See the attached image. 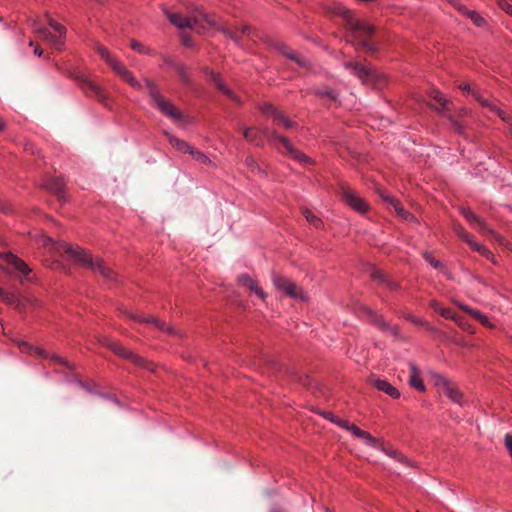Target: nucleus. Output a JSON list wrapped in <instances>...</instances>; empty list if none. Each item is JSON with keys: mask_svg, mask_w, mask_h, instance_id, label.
<instances>
[{"mask_svg": "<svg viewBox=\"0 0 512 512\" xmlns=\"http://www.w3.org/2000/svg\"><path fill=\"white\" fill-rule=\"evenodd\" d=\"M43 246L51 247L54 250H61L71 257L75 262L82 264L96 273H99L107 280H114L113 271L107 267L99 258L94 259L90 253L85 251L79 246H74L68 243H55L52 238L44 237L42 241Z\"/></svg>", "mask_w": 512, "mask_h": 512, "instance_id": "obj_1", "label": "nucleus"}, {"mask_svg": "<svg viewBox=\"0 0 512 512\" xmlns=\"http://www.w3.org/2000/svg\"><path fill=\"white\" fill-rule=\"evenodd\" d=\"M244 138L255 144L256 146H262L264 144V139L268 138L272 145L276 148V143L282 144L285 152L287 155L292 158L293 160L299 162L303 165H310L312 164V159L305 155L302 151L297 149L291 141L284 137L279 135L276 131H269L267 129H256V128H246L243 131Z\"/></svg>", "mask_w": 512, "mask_h": 512, "instance_id": "obj_2", "label": "nucleus"}, {"mask_svg": "<svg viewBox=\"0 0 512 512\" xmlns=\"http://www.w3.org/2000/svg\"><path fill=\"white\" fill-rule=\"evenodd\" d=\"M342 15L346 19L352 31V37L356 45L361 46L367 52H374L376 48L368 39L375 31L374 27L369 23L355 17L354 13L347 9H342Z\"/></svg>", "mask_w": 512, "mask_h": 512, "instance_id": "obj_3", "label": "nucleus"}, {"mask_svg": "<svg viewBox=\"0 0 512 512\" xmlns=\"http://www.w3.org/2000/svg\"><path fill=\"white\" fill-rule=\"evenodd\" d=\"M147 93L151 99V104L164 116L170 118L174 123L179 124L183 121L182 112L159 91L158 87L149 79H145Z\"/></svg>", "mask_w": 512, "mask_h": 512, "instance_id": "obj_4", "label": "nucleus"}, {"mask_svg": "<svg viewBox=\"0 0 512 512\" xmlns=\"http://www.w3.org/2000/svg\"><path fill=\"white\" fill-rule=\"evenodd\" d=\"M100 57L111 67L123 81L136 90L142 89V84L134 77L133 73L128 70L106 47L96 43L94 46Z\"/></svg>", "mask_w": 512, "mask_h": 512, "instance_id": "obj_5", "label": "nucleus"}, {"mask_svg": "<svg viewBox=\"0 0 512 512\" xmlns=\"http://www.w3.org/2000/svg\"><path fill=\"white\" fill-rule=\"evenodd\" d=\"M164 14L167 16L171 24H173L179 30V36L182 45L186 47L192 46L191 31H192V20L189 17H184L179 13H172L166 8H163Z\"/></svg>", "mask_w": 512, "mask_h": 512, "instance_id": "obj_6", "label": "nucleus"}, {"mask_svg": "<svg viewBox=\"0 0 512 512\" xmlns=\"http://www.w3.org/2000/svg\"><path fill=\"white\" fill-rule=\"evenodd\" d=\"M49 26L53 30L47 28L39 30V38L49 43L53 48L60 50L65 43L66 28L54 20L49 21Z\"/></svg>", "mask_w": 512, "mask_h": 512, "instance_id": "obj_7", "label": "nucleus"}, {"mask_svg": "<svg viewBox=\"0 0 512 512\" xmlns=\"http://www.w3.org/2000/svg\"><path fill=\"white\" fill-rule=\"evenodd\" d=\"M273 284L277 290L285 293L287 296L294 299L304 300L305 293L293 281L288 278L274 275L272 278Z\"/></svg>", "mask_w": 512, "mask_h": 512, "instance_id": "obj_8", "label": "nucleus"}, {"mask_svg": "<svg viewBox=\"0 0 512 512\" xmlns=\"http://www.w3.org/2000/svg\"><path fill=\"white\" fill-rule=\"evenodd\" d=\"M121 315H123L124 317H126L130 320H133L137 323H140V324L152 325L153 327H155L156 329H158L161 332L168 333V334H176V331L172 327H170L166 323L160 321L158 318L143 317L137 313H134V312H131L128 310L121 311Z\"/></svg>", "mask_w": 512, "mask_h": 512, "instance_id": "obj_9", "label": "nucleus"}, {"mask_svg": "<svg viewBox=\"0 0 512 512\" xmlns=\"http://www.w3.org/2000/svg\"><path fill=\"white\" fill-rule=\"evenodd\" d=\"M194 33H206L210 31L214 25V18L206 13L203 9L194 7Z\"/></svg>", "mask_w": 512, "mask_h": 512, "instance_id": "obj_10", "label": "nucleus"}, {"mask_svg": "<svg viewBox=\"0 0 512 512\" xmlns=\"http://www.w3.org/2000/svg\"><path fill=\"white\" fill-rule=\"evenodd\" d=\"M103 344L106 345L115 354L119 355L120 357L130 360L131 362L135 363L136 365H138V366L145 365V360L142 357H140L139 355L135 354L134 352L126 349L121 344L112 342L108 339H105L103 341Z\"/></svg>", "mask_w": 512, "mask_h": 512, "instance_id": "obj_11", "label": "nucleus"}, {"mask_svg": "<svg viewBox=\"0 0 512 512\" xmlns=\"http://www.w3.org/2000/svg\"><path fill=\"white\" fill-rule=\"evenodd\" d=\"M261 111L271 117L275 124L282 126L285 129H291L295 126V124L287 118L283 113L278 111L274 106L271 104H264L261 106Z\"/></svg>", "mask_w": 512, "mask_h": 512, "instance_id": "obj_12", "label": "nucleus"}, {"mask_svg": "<svg viewBox=\"0 0 512 512\" xmlns=\"http://www.w3.org/2000/svg\"><path fill=\"white\" fill-rule=\"evenodd\" d=\"M459 88L463 91L472 93L473 97L477 101H479V103L482 106L489 108L492 112L497 114L503 121H507V122L509 121V118L504 111H502L499 107H497L493 102L486 100V99H482L481 96L478 94V92L471 89V86L469 84H461V85H459Z\"/></svg>", "mask_w": 512, "mask_h": 512, "instance_id": "obj_13", "label": "nucleus"}, {"mask_svg": "<svg viewBox=\"0 0 512 512\" xmlns=\"http://www.w3.org/2000/svg\"><path fill=\"white\" fill-rule=\"evenodd\" d=\"M343 200L355 211L364 214L368 211V204L359 197L353 190L346 189L343 191Z\"/></svg>", "mask_w": 512, "mask_h": 512, "instance_id": "obj_14", "label": "nucleus"}, {"mask_svg": "<svg viewBox=\"0 0 512 512\" xmlns=\"http://www.w3.org/2000/svg\"><path fill=\"white\" fill-rule=\"evenodd\" d=\"M19 348L22 352H27V353L34 352L36 355H38L40 357L50 359L51 361L58 363L60 365L68 366V363L65 360H63L60 356L55 355V354H50L41 348H34V347L30 346L28 343L23 342V343L19 344Z\"/></svg>", "mask_w": 512, "mask_h": 512, "instance_id": "obj_15", "label": "nucleus"}, {"mask_svg": "<svg viewBox=\"0 0 512 512\" xmlns=\"http://www.w3.org/2000/svg\"><path fill=\"white\" fill-rule=\"evenodd\" d=\"M237 281L240 285L247 287L251 292L257 295L262 300L266 299V293L258 285V282L248 274H241L238 276Z\"/></svg>", "mask_w": 512, "mask_h": 512, "instance_id": "obj_16", "label": "nucleus"}, {"mask_svg": "<svg viewBox=\"0 0 512 512\" xmlns=\"http://www.w3.org/2000/svg\"><path fill=\"white\" fill-rule=\"evenodd\" d=\"M82 90L86 95L93 96L101 102H105L107 99L105 90L90 80H83Z\"/></svg>", "mask_w": 512, "mask_h": 512, "instance_id": "obj_17", "label": "nucleus"}, {"mask_svg": "<svg viewBox=\"0 0 512 512\" xmlns=\"http://www.w3.org/2000/svg\"><path fill=\"white\" fill-rule=\"evenodd\" d=\"M3 259L5 263L12 267V269H14L23 276L28 275L31 271V269L22 259L18 258L12 253L4 254Z\"/></svg>", "mask_w": 512, "mask_h": 512, "instance_id": "obj_18", "label": "nucleus"}, {"mask_svg": "<svg viewBox=\"0 0 512 512\" xmlns=\"http://www.w3.org/2000/svg\"><path fill=\"white\" fill-rule=\"evenodd\" d=\"M345 67L351 71L355 76H357L363 83H367L372 76V71L370 68L360 65L358 63L346 62Z\"/></svg>", "mask_w": 512, "mask_h": 512, "instance_id": "obj_19", "label": "nucleus"}, {"mask_svg": "<svg viewBox=\"0 0 512 512\" xmlns=\"http://www.w3.org/2000/svg\"><path fill=\"white\" fill-rule=\"evenodd\" d=\"M455 8L463 15L469 17L471 21L478 27H482L486 24L485 19L476 11L469 10L464 5L458 3L457 1L453 2Z\"/></svg>", "mask_w": 512, "mask_h": 512, "instance_id": "obj_20", "label": "nucleus"}, {"mask_svg": "<svg viewBox=\"0 0 512 512\" xmlns=\"http://www.w3.org/2000/svg\"><path fill=\"white\" fill-rule=\"evenodd\" d=\"M437 384H441L443 386L445 395L447 397H449L452 401H454L458 404L461 403V399H462L461 393L455 386L450 384L444 377L440 376L437 381Z\"/></svg>", "mask_w": 512, "mask_h": 512, "instance_id": "obj_21", "label": "nucleus"}, {"mask_svg": "<svg viewBox=\"0 0 512 512\" xmlns=\"http://www.w3.org/2000/svg\"><path fill=\"white\" fill-rule=\"evenodd\" d=\"M461 213L463 217L467 220V222L473 227L477 228L480 232H490V230L486 227L484 221L479 219L470 209L463 208L461 210Z\"/></svg>", "mask_w": 512, "mask_h": 512, "instance_id": "obj_22", "label": "nucleus"}, {"mask_svg": "<svg viewBox=\"0 0 512 512\" xmlns=\"http://www.w3.org/2000/svg\"><path fill=\"white\" fill-rule=\"evenodd\" d=\"M374 386L377 388V390L387 394L393 399H398L400 397L399 390L384 379L375 380Z\"/></svg>", "mask_w": 512, "mask_h": 512, "instance_id": "obj_23", "label": "nucleus"}, {"mask_svg": "<svg viewBox=\"0 0 512 512\" xmlns=\"http://www.w3.org/2000/svg\"><path fill=\"white\" fill-rule=\"evenodd\" d=\"M410 369V375H409V384L413 388L417 389L418 391H425V385L422 381L420 372L415 364L411 363L409 365Z\"/></svg>", "mask_w": 512, "mask_h": 512, "instance_id": "obj_24", "label": "nucleus"}, {"mask_svg": "<svg viewBox=\"0 0 512 512\" xmlns=\"http://www.w3.org/2000/svg\"><path fill=\"white\" fill-rule=\"evenodd\" d=\"M65 182L62 177H54L47 180L45 187L56 194L58 197L62 198L64 193Z\"/></svg>", "mask_w": 512, "mask_h": 512, "instance_id": "obj_25", "label": "nucleus"}, {"mask_svg": "<svg viewBox=\"0 0 512 512\" xmlns=\"http://www.w3.org/2000/svg\"><path fill=\"white\" fill-rule=\"evenodd\" d=\"M164 134L172 147L183 153H192V148L187 142L180 140L168 132H164Z\"/></svg>", "mask_w": 512, "mask_h": 512, "instance_id": "obj_26", "label": "nucleus"}, {"mask_svg": "<svg viewBox=\"0 0 512 512\" xmlns=\"http://www.w3.org/2000/svg\"><path fill=\"white\" fill-rule=\"evenodd\" d=\"M383 200L387 203H389L393 208L394 210L396 211V213L402 217L403 219H409L410 217H412L408 212H406L403 207L401 206L400 202L394 198L393 196H383Z\"/></svg>", "mask_w": 512, "mask_h": 512, "instance_id": "obj_27", "label": "nucleus"}, {"mask_svg": "<svg viewBox=\"0 0 512 512\" xmlns=\"http://www.w3.org/2000/svg\"><path fill=\"white\" fill-rule=\"evenodd\" d=\"M423 258L428 262L433 268L440 269L441 272L448 278L453 279L451 273L443 266V264L436 260L429 252H423Z\"/></svg>", "mask_w": 512, "mask_h": 512, "instance_id": "obj_28", "label": "nucleus"}, {"mask_svg": "<svg viewBox=\"0 0 512 512\" xmlns=\"http://www.w3.org/2000/svg\"><path fill=\"white\" fill-rule=\"evenodd\" d=\"M459 307L466 311L467 313H469L474 319H476L477 321H479L481 324L485 325V326H488L490 327L491 324L487 318L486 315H484L482 312H480L479 310H476V309H473V308H470L468 307L467 305H464V304H459Z\"/></svg>", "mask_w": 512, "mask_h": 512, "instance_id": "obj_29", "label": "nucleus"}, {"mask_svg": "<svg viewBox=\"0 0 512 512\" xmlns=\"http://www.w3.org/2000/svg\"><path fill=\"white\" fill-rule=\"evenodd\" d=\"M0 298L9 305H12L15 307H19V305H20V299L18 298V296L15 293L5 291L2 288H0Z\"/></svg>", "mask_w": 512, "mask_h": 512, "instance_id": "obj_30", "label": "nucleus"}, {"mask_svg": "<svg viewBox=\"0 0 512 512\" xmlns=\"http://www.w3.org/2000/svg\"><path fill=\"white\" fill-rule=\"evenodd\" d=\"M130 47H131V49H133L134 51H136L140 54L150 55V56L155 55V52L153 49L143 45L142 43H140L137 40H131Z\"/></svg>", "mask_w": 512, "mask_h": 512, "instance_id": "obj_31", "label": "nucleus"}, {"mask_svg": "<svg viewBox=\"0 0 512 512\" xmlns=\"http://www.w3.org/2000/svg\"><path fill=\"white\" fill-rule=\"evenodd\" d=\"M303 216L305 217V219L307 220V222L316 227V228H320L322 226V220L316 216L311 210L309 209H304L303 210Z\"/></svg>", "mask_w": 512, "mask_h": 512, "instance_id": "obj_32", "label": "nucleus"}, {"mask_svg": "<svg viewBox=\"0 0 512 512\" xmlns=\"http://www.w3.org/2000/svg\"><path fill=\"white\" fill-rule=\"evenodd\" d=\"M215 84L216 87L220 91H222L227 97H229L233 101H238L236 95L230 89H228L218 77L215 79Z\"/></svg>", "mask_w": 512, "mask_h": 512, "instance_id": "obj_33", "label": "nucleus"}, {"mask_svg": "<svg viewBox=\"0 0 512 512\" xmlns=\"http://www.w3.org/2000/svg\"><path fill=\"white\" fill-rule=\"evenodd\" d=\"M245 165L252 172L264 173V171L260 168V166L258 165L255 158H253L251 156H249L245 159Z\"/></svg>", "mask_w": 512, "mask_h": 512, "instance_id": "obj_34", "label": "nucleus"}, {"mask_svg": "<svg viewBox=\"0 0 512 512\" xmlns=\"http://www.w3.org/2000/svg\"><path fill=\"white\" fill-rule=\"evenodd\" d=\"M430 97L442 108L445 106L447 102L446 97L440 91L437 90L431 91Z\"/></svg>", "mask_w": 512, "mask_h": 512, "instance_id": "obj_35", "label": "nucleus"}, {"mask_svg": "<svg viewBox=\"0 0 512 512\" xmlns=\"http://www.w3.org/2000/svg\"><path fill=\"white\" fill-rule=\"evenodd\" d=\"M463 240L475 251H479L481 248V244L477 243L474 237L469 233L463 234Z\"/></svg>", "mask_w": 512, "mask_h": 512, "instance_id": "obj_36", "label": "nucleus"}, {"mask_svg": "<svg viewBox=\"0 0 512 512\" xmlns=\"http://www.w3.org/2000/svg\"><path fill=\"white\" fill-rule=\"evenodd\" d=\"M359 439H362L364 443L371 447H377L379 445V440L375 437H373L371 434L365 431V436L358 437Z\"/></svg>", "mask_w": 512, "mask_h": 512, "instance_id": "obj_37", "label": "nucleus"}, {"mask_svg": "<svg viewBox=\"0 0 512 512\" xmlns=\"http://www.w3.org/2000/svg\"><path fill=\"white\" fill-rule=\"evenodd\" d=\"M355 437L365 436V431L357 427L355 424L345 426Z\"/></svg>", "mask_w": 512, "mask_h": 512, "instance_id": "obj_38", "label": "nucleus"}, {"mask_svg": "<svg viewBox=\"0 0 512 512\" xmlns=\"http://www.w3.org/2000/svg\"><path fill=\"white\" fill-rule=\"evenodd\" d=\"M498 5L507 14L512 15V4H510L507 0H499Z\"/></svg>", "mask_w": 512, "mask_h": 512, "instance_id": "obj_39", "label": "nucleus"}, {"mask_svg": "<svg viewBox=\"0 0 512 512\" xmlns=\"http://www.w3.org/2000/svg\"><path fill=\"white\" fill-rule=\"evenodd\" d=\"M194 161H198L204 164L210 163V159L199 151H194Z\"/></svg>", "mask_w": 512, "mask_h": 512, "instance_id": "obj_40", "label": "nucleus"}, {"mask_svg": "<svg viewBox=\"0 0 512 512\" xmlns=\"http://www.w3.org/2000/svg\"><path fill=\"white\" fill-rule=\"evenodd\" d=\"M439 314L447 319H456L455 313L450 308L443 307Z\"/></svg>", "mask_w": 512, "mask_h": 512, "instance_id": "obj_41", "label": "nucleus"}, {"mask_svg": "<svg viewBox=\"0 0 512 512\" xmlns=\"http://www.w3.org/2000/svg\"><path fill=\"white\" fill-rule=\"evenodd\" d=\"M504 443H505L506 449L508 450L510 456L512 457V435L511 434L505 435Z\"/></svg>", "mask_w": 512, "mask_h": 512, "instance_id": "obj_42", "label": "nucleus"}, {"mask_svg": "<svg viewBox=\"0 0 512 512\" xmlns=\"http://www.w3.org/2000/svg\"><path fill=\"white\" fill-rule=\"evenodd\" d=\"M479 254H481L482 256H484L485 258L487 259H491L493 258V253L488 250L485 246H481L480 250L478 251Z\"/></svg>", "mask_w": 512, "mask_h": 512, "instance_id": "obj_43", "label": "nucleus"}, {"mask_svg": "<svg viewBox=\"0 0 512 512\" xmlns=\"http://www.w3.org/2000/svg\"><path fill=\"white\" fill-rule=\"evenodd\" d=\"M430 306L437 313H440L441 309L443 308V306L436 300H432L430 302Z\"/></svg>", "mask_w": 512, "mask_h": 512, "instance_id": "obj_44", "label": "nucleus"}, {"mask_svg": "<svg viewBox=\"0 0 512 512\" xmlns=\"http://www.w3.org/2000/svg\"><path fill=\"white\" fill-rule=\"evenodd\" d=\"M406 319L411 321V322H413V323H415L416 325H424V323H425L423 319L418 318V317H414V316H411V315H408L406 317Z\"/></svg>", "mask_w": 512, "mask_h": 512, "instance_id": "obj_45", "label": "nucleus"}, {"mask_svg": "<svg viewBox=\"0 0 512 512\" xmlns=\"http://www.w3.org/2000/svg\"><path fill=\"white\" fill-rule=\"evenodd\" d=\"M379 325L383 328V329H389L391 334L393 335H397L398 334V330H397V327L393 326V327H389L387 326L383 321H381L379 323Z\"/></svg>", "mask_w": 512, "mask_h": 512, "instance_id": "obj_46", "label": "nucleus"}, {"mask_svg": "<svg viewBox=\"0 0 512 512\" xmlns=\"http://www.w3.org/2000/svg\"><path fill=\"white\" fill-rule=\"evenodd\" d=\"M455 233L463 240V234L467 233L460 225L454 226Z\"/></svg>", "mask_w": 512, "mask_h": 512, "instance_id": "obj_47", "label": "nucleus"}, {"mask_svg": "<svg viewBox=\"0 0 512 512\" xmlns=\"http://www.w3.org/2000/svg\"><path fill=\"white\" fill-rule=\"evenodd\" d=\"M287 57L292 59V60H295L300 65L303 64V62L299 59V57L294 52L287 53Z\"/></svg>", "mask_w": 512, "mask_h": 512, "instance_id": "obj_48", "label": "nucleus"}, {"mask_svg": "<svg viewBox=\"0 0 512 512\" xmlns=\"http://www.w3.org/2000/svg\"><path fill=\"white\" fill-rule=\"evenodd\" d=\"M383 452L386 453L387 455L391 456V457H396L397 455V452L395 450H386L384 448H382Z\"/></svg>", "mask_w": 512, "mask_h": 512, "instance_id": "obj_49", "label": "nucleus"}, {"mask_svg": "<svg viewBox=\"0 0 512 512\" xmlns=\"http://www.w3.org/2000/svg\"><path fill=\"white\" fill-rule=\"evenodd\" d=\"M319 94L322 95V96L323 95H327V96H329V97H331L333 99H336V95H335V93L333 91H329V92H325V93L324 92H319Z\"/></svg>", "mask_w": 512, "mask_h": 512, "instance_id": "obj_50", "label": "nucleus"}, {"mask_svg": "<svg viewBox=\"0 0 512 512\" xmlns=\"http://www.w3.org/2000/svg\"><path fill=\"white\" fill-rule=\"evenodd\" d=\"M224 33H225V34H227V35H229V36H230L234 41H238V36H237V34H235V33H231V32H229V31H227V30H224Z\"/></svg>", "mask_w": 512, "mask_h": 512, "instance_id": "obj_51", "label": "nucleus"}, {"mask_svg": "<svg viewBox=\"0 0 512 512\" xmlns=\"http://www.w3.org/2000/svg\"><path fill=\"white\" fill-rule=\"evenodd\" d=\"M474 284H475V285H481V286H483L485 289H487V288H488V286H487L484 282H482L480 279H477V278L474 280Z\"/></svg>", "mask_w": 512, "mask_h": 512, "instance_id": "obj_52", "label": "nucleus"}, {"mask_svg": "<svg viewBox=\"0 0 512 512\" xmlns=\"http://www.w3.org/2000/svg\"><path fill=\"white\" fill-rule=\"evenodd\" d=\"M43 51L39 46H36L34 49V54L40 57L42 55Z\"/></svg>", "mask_w": 512, "mask_h": 512, "instance_id": "obj_53", "label": "nucleus"}, {"mask_svg": "<svg viewBox=\"0 0 512 512\" xmlns=\"http://www.w3.org/2000/svg\"><path fill=\"white\" fill-rule=\"evenodd\" d=\"M336 423H337L340 427H342V428H344V429H345V426H347V425H351L350 423H348L347 421H344V420L336 421Z\"/></svg>", "mask_w": 512, "mask_h": 512, "instance_id": "obj_54", "label": "nucleus"}, {"mask_svg": "<svg viewBox=\"0 0 512 512\" xmlns=\"http://www.w3.org/2000/svg\"><path fill=\"white\" fill-rule=\"evenodd\" d=\"M250 28L248 26H242L241 27V33L246 34L249 33Z\"/></svg>", "mask_w": 512, "mask_h": 512, "instance_id": "obj_55", "label": "nucleus"}, {"mask_svg": "<svg viewBox=\"0 0 512 512\" xmlns=\"http://www.w3.org/2000/svg\"><path fill=\"white\" fill-rule=\"evenodd\" d=\"M453 127L458 132H461V126H460V124L458 122H454Z\"/></svg>", "mask_w": 512, "mask_h": 512, "instance_id": "obj_56", "label": "nucleus"}, {"mask_svg": "<svg viewBox=\"0 0 512 512\" xmlns=\"http://www.w3.org/2000/svg\"><path fill=\"white\" fill-rule=\"evenodd\" d=\"M5 127L4 123L2 121H0V131L3 130Z\"/></svg>", "mask_w": 512, "mask_h": 512, "instance_id": "obj_57", "label": "nucleus"}, {"mask_svg": "<svg viewBox=\"0 0 512 512\" xmlns=\"http://www.w3.org/2000/svg\"><path fill=\"white\" fill-rule=\"evenodd\" d=\"M271 512H281V511L279 509L274 508L271 510Z\"/></svg>", "mask_w": 512, "mask_h": 512, "instance_id": "obj_58", "label": "nucleus"}]
</instances>
